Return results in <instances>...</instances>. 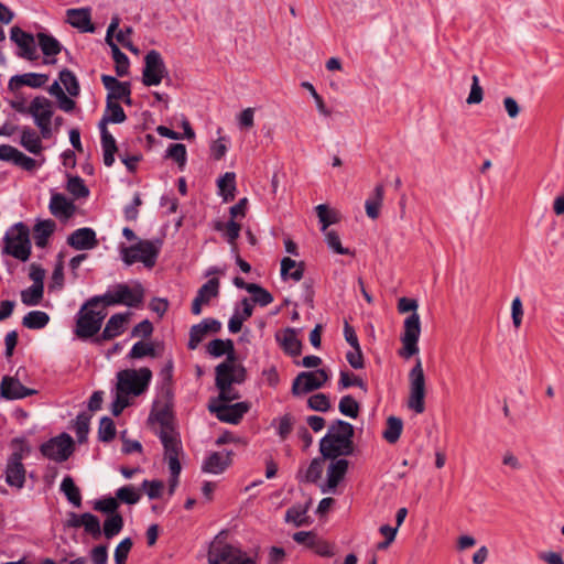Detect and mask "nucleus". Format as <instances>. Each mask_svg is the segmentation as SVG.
<instances>
[{
	"label": "nucleus",
	"instance_id": "56",
	"mask_svg": "<svg viewBox=\"0 0 564 564\" xmlns=\"http://www.w3.org/2000/svg\"><path fill=\"white\" fill-rule=\"evenodd\" d=\"M116 497L123 503L135 505L141 496L132 485H127L116 491Z\"/></svg>",
	"mask_w": 564,
	"mask_h": 564
},
{
	"label": "nucleus",
	"instance_id": "48",
	"mask_svg": "<svg viewBox=\"0 0 564 564\" xmlns=\"http://www.w3.org/2000/svg\"><path fill=\"white\" fill-rule=\"evenodd\" d=\"M116 425L111 417L102 416L98 427V440L104 443H109L116 437Z\"/></svg>",
	"mask_w": 564,
	"mask_h": 564
},
{
	"label": "nucleus",
	"instance_id": "22",
	"mask_svg": "<svg viewBox=\"0 0 564 564\" xmlns=\"http://www.w3.org/2000/svg\"><path fill=\"white\" fill-rule=\"evenodd\" d=\"M67 23L84 33H94L96 28L91 22V9L89 7L68 9L66 11Z\"/></svg>",
	"mask_w": 564,
	"mask_h": 564
},
{
	"label": "nucleus",
	"instance_id": "27",
	"mask_svg": "<svg viewBox=\"0 0 564 564\" xmlns=\"http://www.w3.org/2000/svg\"><path fill=\"white\" fill-rule=\"evenodd\" d=\"M48 80V75L37 73H25L22 75H14L9 80V88L17 90L21 86H29L32 88H40Z\"/></svg>",
	"mask_w": 564,
	"mask_h": 564
},
{
	"label": "nucleus",
	"instance_id": "35",
	"mask_svg": "<svg viewBox=\"0 0 564 564\" xmlns=\"http://www.w3.org/2000/svg\"><path fill=\"white\" fill-rule=\"evenodd\" d=\"M310 508V502L305 505H295L290 507L285 512V521L292 522L295 527H303L311 523L306 513Z\"/></svg>",
	"mask_w": 564,
	"mask_h": 564
},
{
	"label": "nucleus",
	"instance_id": "38",
	"mask_svg": "<svg viewBox=\"0 0 564 564\" xmlns=\"http://www.w3.org/2000/svg\"><path fill=\"white\" fill-rule=\"evenodd\" d=\"M61 491L74 507L79 508L82 506L80 490L70 476H65L62 480Z\"/></svg>",
	"mask_w": 564,
	"mask_h": 564
},
{
	"label": "nucleus",
	"instance_id": "2",
	"mask_svg": "<svg viewBox=\"0 0 564 564\" xmlns=\"http://www.w3.org/2000/svg\"><path fill=\"white\" fill-rule=\"evenodd\" d=\"M3 242V253L22 262L30 259L32 250L30 229L23 221L15 223L7 230Z\"/></svg>",
	"mask_w": 564,
	"mask_h": 564
},
{
	"label": "nucleus",
	"instance_id": "3",
	"mask_svg": "<svg viewBox=\"0 0 564 564\" xmlns=\"http://www.w3.org/2000/svg\"><path fill=\"white\" fill-rule=\"evenodd\" d=\"M117 390L123 394L141 395L148 390L152 379V371L148 367L124 369L117 373Z\"/></svg>",
	"mask_w": 564,
	"mask_h": 564
},
{
	"label": "nucleus",
	"instance_id": "46",
	"mask_svg": "<svg viewBox=\"0 0 564 564\" xmlns=\"http://www.w3.org/2000/svg\"><path fill=\"white\" fill-rule=\"evenodd\" d=\"M90 420L91 414L85 411L78 413V415L76 416L75 432L77 440L80 444L87 442L88 440Z\"/></svg>",
	"mask_w": 564,
	"mask_h": 564
},
{
	"label": "nucleus",
	"instance_id": "11",
	"mask_svg": "<svg viewBox=\"0 0 564 564\" xmlns=\"http://www.w3.org/2000/svg\"><path fill=\"white\" fill-rule=\"evenodd\" d=\"M329 379L325 369H317L315 371H302L292 383V394L302 395L315 390L321 389Z\"/></svg>",
	"mask_w": 564,
	"mask_h": 564
},
{
	"label": "nucleus",
	"instance_id": "44",
	"mask_svg": "<svg viewBox=\"0 0 564 564\" xmlns=\"http://www.w3.org/2000/svg\"><path fill=\"white\" fill-rule=\"evenodd\" d=\"M67 177L66 189L68 193H70L75 198H86L89 196V188L80 176L67 175Z\"/></svg>",
	"mask_w": 564,
	"mask_h": 564
},
{
	"label": "nucleus",
	"instance_id": "12",
	"mask_svg": "<svg viewBox=\"0 0 564 564\" xmlns=\"http://www.w3.org/2000/svg\"><path fill=\"white\" fill-rule=\"evenodd\" d=\"M159 438L163 445L164 457L167 460L169 468H173L175 471L182 470L180 455L183 453V446L178 433L175 430H161Z\"/></svg>",
	"mask_w": 564,
	"mask_h": 564
},
{
	"label": "nucleus",
	"instance_id": "40",
	"mask_svg": "<svg viewBox=\"0 0 564 564\" xmlns=\"http://www.w3.org/2000/svg\"><path fill=\"white\" fill-rule=\"evenodd\" d=\"M172 408H173L172 404H164L159 410H152L150 413V420L153 419L158 423H160L162 426L161 430L174 431L175 429L172 423V421H173Z\"/></svg>",
	"mask_w": 564,
	"mask_h": 564
},
{
	"label": "nucleus",
	"instance_id": "59",
	"mask_svg": "<svg viewBox=\"0 0 564 564\" xmlns=\"http://www.w3.org/2000/svg\"><path fill=\"white\" fill-rule=\"evenodd\" d=\"M133 546V541L131 538H124L120 541V543L115 549V563L116 564H127L128 555Z\"/></svg>",
	"mask_w": 564,
	"mask_h": 564
},
{
	"label": "nucleus",
	"instance_id": "54",
	"mask_svg": "<svg viewBox=\"0 0 564 564\" xmlns=\"http://www.w3.org/2000/svg\"><path fill=\"white\" fill-rule=\"evenodd\" d=\"M327 433H333V435L337 436L344 435L345 438L354 440L355 430L349 422L337 419L329 425Z\"/></svg>",
	"mask_w": 564,
	"mask_h": 564
},
{
	"label": "nucleus",
	"instance_id": "21",
	"mask_svg": "<svg viewBox=\"0 0 564 564\" xmlns=\"http://www.w3.org/2000/svg\"><path fill=\"white\" fill-rule=\"evenodd\" d=\"M75 250H91L98 246V239L93 228L83 227L74 230L66 240Z\"/></svg>",
	"mask_w": 564,
	"mask_h": 564
},
{
	"label": "nucleus",
	"instance_id": "62",
	"mask_svg": "<svg viewBox=\"0 0 564 564\" xmlns=\"http://www.w3.org/2000/svg\"><path fill=\"white\" fill-rule=\"evenodd\" d=\"M206 330L202 323L195 324L189 329V339L187 343V347L191 350H194L198 347L203 338L206 336Z\"/></svg>",
	"mask_w": 564,
	"mask_h": 564
},
{
	"label": "nucleus",
	"instance_id": "32",
	"mask_svg": "<svg viewBox=\"0 0 564 564\" xmlns=\"http://www.w3.org/2000/svg\"><path fill=\"white\" fill-rule=\"evenodd\" d=\"M305 271L304 262H296L290 257H284L281 260V276L283 280L292 279L293 281H301Z\"/></svg>",
	"mask_w": 564,
	"mask_h": 564
},
{
	"label": "nucleus",
	"instance_id": "18",
	"mask_svg": "<svg viewBox=\"0 0 564 564\" xmlns=\"http://www.w3.org/2000/svg\"><path fill=\"white\" fill-rule=\"evenodd\" d=\"M66 525L69 528L84 527L85 532L91 535L94 540H98L101 536L100 520L90 512L82 514L69 512Z\"/></svg>",
	"mask_w": 564,
	"mask_h": 564
},
{
	"label": "nucleus",
	"instance_id": "34",
	"mask_svg": "<svg viewBox=\"0 0 564 564\" xmlns=\"http://www.w3.org/2000/svg\"><path fill=\"white\" fill-rule=\"evenodd\" d=\"M219 195L225 203L235 199L236 192V174L234 172H226L218 181Z\"/></svg>",
	"mask_w": 564,
	"mask_h": 564
},
{
	"label": "nucleus",
	"instance_id": "55",
	"mask_svg": "<svg viewBox=\"0 0 564 564\" xmlns=\"http://www.w3.org/2000/svg\"><path fill=\"white\" fill-rule=\"evenodd\" d=\"M338 386L340 389H348L350 387H358L365 392L368 391L366 382L358 376L350 373L348 371H340V378L338 381Z\"/></svg>",
	"mask_w": 564,
	"mask_h": 564
},
{
	"label": "nucleus",
	"instance_id": "9",
	"mask_svg": "<svg viewBox=\"0 0 564 564\" xmlns=\"http://www.w3.org/2000/svg\"><path fill=\"white\" fill-rule=\"evenodd\" d=\"M167 75L165 63L160 52L151 50L144 56L142 83L144 86H158Z\"/></svg>",
	"mask_w": 564,
	"mask_h": 564
},
{
	"label": "nucleus",
	"instance_id": "60",
	"mask_svg": "<svg viewBox=\"0 0 564 564\" xmlns=\"http://www.w3.org/2000/svg\"><path fill=\"white\" fill-rule=\"evenodd\" d=\"M119 503L117 497H107L97 500L94 503V510L107 514V517L112 516L113 513H119L118 510Z\"/></svg>",
	"mask_w": 564,
	"mask_h": 564
},
{
	"label": "nucleus",
	"instance_id": "50",
	"mask_svg": "<svg viewBox=\"0 0 564 564\" xmlns=\"http://www.w3.org/2000/svg\"><path fill=\"white\" fill-rule=\"evenodd\" d=\"M338 410L345 416L357 419L360 412V405L352 395L347 394L340 399Z\"/></svg>",
	"mask_w": 564,
	"mask_h": 564
},
{
	"label": "nucleus",
	"instance_id": "16",
	"mask_svg": "<svg viewBox=\"0 0 564 564\" xmlns=\"http://www.w3.org/2000/svg\"><path fill=\"white\" fill-rule=\"evenodd\" d=\"M113 290L117 305L139 307L143 303L144 289L141 283H137L133 288L126 283H118Z\"/></svg>",
	"mask_w": 564,
	"mask_h": 564
},
{
	"label": "nucleus",
	"instance_id": "26",
	"mask_svg": "<svg viewBox=\"0 0 564 564\" xmlns=\"http://www.w3.org/2000/svg\"><path fill=\"white\" fill-rule=\"evenodd\" d=\"M349 462L345 458H336L332 460L327 468L326 486L322 488L323 492L334 490L344 479L348 470Z\"/></svg>",
	"mask_w": 564,
	"mask_h": 564
},
{
	"label": "nucleus",
	"instance_id": "45",
	"mask_svg": "<svg viewBox=\"0 0 564 564\" xmlns=\"http://www.w3.org/2000/svg\"><path fill=\"white\" fill-rule=\"evenodd\" d=\"M165 159H172L178 165L181 171L184 170L187 161L186 147L183 143H172L165 152Z\"/></svg>",
	"mask_w": 564,
	"mask_h": 564
},
{
	"label": "nucleus",
	"instance_id": "17",
	"mask_svg": "<svg viewBox=\"0 0 564 564\" xmlns=\"http://www.w3.org/2000/svg\"><path fill=\"white\" fill-rule=\"evenodd\" d=\"M37 391L28 388L11 376H4L0 382V398L4 400H20L36 394Z\"/></svg>",
	"mask_w": 564,
	"mask_h": 564
},
{
	"label": "nucleus",
	"instance_id": "30",
	"mask_svg": "<svg viewBox=\"0 0 564 564\" xmlns=\"http://www.w3.org/2000/svg\"><path fill=\"white\" fill-rule=\"evenodd\" d=\"M25 467L21 462H7L6 466V481L9 486L18 489L23 488L25 484Z\"/></svg>",
	"mask_w": 564,
	"mask_h": 564
},
{
	"label": "nucleus",
	"instance_id": "14",
	"mask_svg": "<svg viewBox=\"0 0 564 564\" xmlns=\"http://www.w3.org/2000/svg\"><path fill=\"white\" fill-rule=\"evenodd\" d=\"M228 531L221 530L209 543L207 562L208 564H221L227 562L237 551V546L227 542Z\"/></svg>",
	"mask_w": 564,
	"mask_h": 564
},
{
	"label": "nucleus",
	"instance_id": "47",
	"mask_svg": "<svg viewBox=\"0 0 564 564\" xmlns=\"http://www.w3.org/2000/svg\"><path fill=\"white\" fill-rule=\"evenodd\" d=\"M58 77L70 97H77L79 95L80 86L77 77L72 70L64 68L59 72Z\"/></svg>",
	"mask_w": 564,
	"mask_h": 564
},
{
	"label": "nucleus",
	"instance_id": "13",
	"mask_svg": "<svg viewBox=\"0 0 564 564\" xmlns=\"http://www.w3.org/2000/svg\"><path fill=\"white\" fill-rule=\"evenodd\" d=\"M91 304H88V300L80 306L76 314L75 321V335L83 340L95 338L99 335V327L91 314Z\"/></svg>",
	"mask_w": 564,
	"mask_h": 564
},
{
	"label": "nucleus",
	"instance_id": "39",
	"mask_svg": "<svg viewBox=\"0 0 564 564\" xmlns=\"http://www.w3.org/2000/svg\"><path fill=\"white\" fill-rule=\"evenodd\" d=\"M50 322V316L43 311H31L22 318V325L29 329H42Z\"/></svg>",
	"mask_w": 564,
	"mask_h": 564
},
{
	"label": "nucleus",
	"instance_id": "10",
	"mask_svg": "<svg viewBox=\"0 0 564 564\" xmlns=\"http://www.w3.org/2000/svg\"><path fill=\"white\" fill-rule=\"evenodd\" d=\"M207 409L210 413L215 414L220 422L239 424L243 415L250 410V404L245 401L234 404L209 401Z\"/></svg>",
	"mask_w": 564,
	"mask_h": 564
},
{
	"label": "nucleus",
	"instance_id": "58",
	"mask_svg": "<svg viewBox=\"0 0 564 564\" xmlns=\"http://www.w3.org/2000/svg\"><path fill=\"white\" fill-rule=\"evenodd\" d=\"M307 406L317 412H327L330 410L332 404L328 395L325 393H316L308 398Z\"/></svg>",
	"mask_w": 564,
	"mask_h": 564
},
{
	"label": "nucleus",
	"instance_id": "4",
	"mask_svg": "<svg viewBox=\"0 0 564 564\" xmlns=\"http://www.w3.org/2000/svg\"><path fill=\"white\" fill-rule=\"evenodd\" d=\"M75 451V442L73 437L63 432L57 436L51 437L48 441L40 445L41 454L56 463H63L67 460Z\"/></svg>",
	"mask_w": 564,
	"mask_h": 564
},
{
	"label": "nucleus",
	"instance_id": "63",
	"mask_svg": "<svg viewBox=\"0 0 564 564\" xmlns=\"http://www.w3.org/2000/svg\"><path fill=\"white\" fill-rule=\"evenodd\" d=\"M471 87L470 93L467 97L466 102L468 105H476L480 104L484 99V90L482 87L479 85V78L477 75H473L471 77Z\"/></svg>",
	"mask_w": 564,
	"mask_h": 564
},
{
	"label": "nucleus",
	"instance_id": "29",
	"mask_svg": "<svg viewBox=\"0 0 564 564\" xmlns=\"http://www.w3.org/2000/svg\"><path fill=\"white\" fill-rule=\"evenodd\" d=\"M56 224L53 219L39 220L33 227V238L35 246L45 248L48 243V238L54 234Z\"/></svg>",
	"mask_w": 564,
	"mask_h": 564
},
{
	"label": "nucleus",
	"instance_id": "57",
	"mask_svg": "<svg viewBox=\"0 0 564 564\" xmlns=\"http://www.w3.org/2000/svg\"><path fill=\"white\" fill-rule=\"evenodd\" d=\"M232 340L229 338H215L208 343L206 349L212 357L219 358L223 357L228 351V347L230 346Z\"/></svg>",
	"mask_w": 564,
	"mask_h": 564
},
{
	"label": "nucleus",
	"instance_id": "43",
	"mask_svg": "<svg viewBox=\"0 0 564 564\" xmlns=\"http://www.w3.org/2000/svg\"><path fill=\"white\" fill-rule=\"evenodd\" d=\"M10 446L13 451L9 456L8 460L11 462L23 463L25 456H28L31 453V446L29 445L28 441L24 437L12 438L10 442Z\"/></svg>",
	"mask_w": 564,
	"mask_h": 564
},
{
	"label": "nucleus",
	"instance_id": "8",
	"mask_svg": "<svg viewBox=\"0 0 564 564\" xmlns=\"http://www.w3.org/2000/svg\"><path fill=\"white\" fill-rule=\"evenodd\" d=\"M247 380V369L245 366L237 368L227 365H217L215 368V386L219 391L218 399H226V391L234 383L241 384Z\"/></svg>",
	"mask_w": 564,
	"mask_h": 564
},
{
	"label": "nucleus",
	"instance_id": "6",
	"mask_svg": "<svg viewBox=\"0 0 564 564\" xmlns=\"http://www.w3.org/2000/svg\"><path fill=\"white\" fill-rule=\"evenodd\" d=\"M53 113V102L44 96L35 97L29 106V115L34 118V122L44 139L52 137Z\"/></svg>",
	"mask_w": 564,
	"mask_h": 564
},
{
	"label": "nucleus",
	"instance_id": "42",
	"mask_svg": "<svg viewBox=\"0 0 564 564\" xmlns=\"http://www.w3.org/2000/svg\"><path fill=\"white\" fill-rule=\"evenodd\" d=\"M124 524L123 517L120 513H113L109 516L104 521L101 534L106 536V539H112L117 534L120 533Z\"/></svg>",
	"mask_w": 564,
	"mask_h": 564
},
{
	"label": "nucleus",
	"instance_id": "1",
	"mask_svg": "<svg viewBox=\"0 0 564 564\" xmlns=\"http://www.w3.org/2000/svg\"><path fill=\"white\" fill-rule=\"evenodd\" d=\"M416 308L417 302L414 299L401 297L398 302L400 313L412 312L404 321V330L401 336L402 348L399 350V355L405 359L419 352L417 341L421 335V322Z\"/></svg>",
	"mask_w": 564,
	"mask_h": 564
},
{
	"label": "nucleus",
	"instance_id": "20",
	"mask_svg": "<svg viewBox=\"0 0 564 564\" xmlns=\"http://www.w3.org/2000/svg\"><path fill=\"white\" fill-rule=\"evenodd\" d=\"M130 313H117L110 316L102 332L93 339V343L100 345L102 341L111 340L124 332V324Z\"/></svg>",
	"mask_w": 564,
	"mask_h": 564
},
{
	"label": "nucleus",
	"instance_id": "61",
	"mask_svg": "<svg viewBox=\"0 0 564 564\" xmlns=\"http://www.w3.org/2000/svg\"><path fill=\"white\" fill-rule=\"evenodd\" d=\"M326 242L327 246L337 254H355L348 248H344L341 246L339 235L335 230H329L326 232Z\"/></svg>",
	"mask_w": 564,
	"mask_h": 564
},
{
	"label": "nucleus",
	"instance_id": "52",
	"mask_svg": "<svg viewBox=\"0 0 564 564\" xmlns=\"http://www.w3.org/2000/svg\"><path fill=\"white\" fill-rule=\"evenodd\" d=\"M248 292L252 294L251 302L259 304L260 306H268L273 302L272 294L259 284H251L248 288Z\"/></svg>",
	"mask_w": 564,
	"mask_h": 564
},
{
	"label": "nucleus",
	"instance_id": "19",
	"mask_svg": "<svg viewBox=\"0 0 564 564\" xmlns=\"http://www.w3.org/2000/svg\"><path fill=\"white\" fill-rule=\"evenodd\" d=\"M10 39L13 41L21 52L19 56L28 61L37 59L36 46L34 36L31 33L24 32L19 26H13L10 31Z\"/></svg>",
	"mask_w": 564,
	"mask_h": 564
},
{
	"label": "nucleus",
	"instance_id": "5",
	"mask_svg": "<svg viewBox=\"0 0 564 564\" xmlns=\"http://www.w3.org/2000/svg\"><path fill=\"white\" fill-rule=\"evenodd\" d=\"M410 394L408 408L415 413L421 414L425 411V376L421 359H416L415 365L409 372Z\"/></svg>",
	"mask_w": 564,
	"mask_h": 564
},
{
	"label": "nucleus",
	"instance_id": "51",
	"mask_svg": "<svg viewBox=\"0 0 564 564\" xmlns=\"http://www.w3.org/2000/svg\"><path fill=\"white\" fill-rule=\"evenodd\" d=\"M219 294V280L217 278L209 279L204 283L197 291L196 296L205 301L208 304L213 297Z\"/></svg>",
	"mask_w": 564,
	"mask_h": 564
},
{
	"label": "nucleus",
	"instance_id": "49",
	"mask_svg": "<svg viewBox=\"0 0 564 564\" xmlns=\"http://www.w3.org/2000/svg\"><path fill=\"white\" fill-rule=\"evenodd\" d=\"M44 286L31 285L28 289L21 291V301L24 305L35 306L43 300Z\"/></svg>",
	"mask_w": 564,
	"mask_h": 564
},
{
	"label": "nucleus",
	"instance_id": "28",
	"mask_svg": "<svg viewBox=\"0 0 564 564\" xmlns=\"http://www.w3.org/2000/svg\"><path fill=\"white\" fill-rule=\"evenodd\" d=\"M276 340L280 343L281 348L286 355L291 357H297L301 355L303 345L297 338L296 330L294 328H285L282 337L276 335Z\"/></svg>",
	"mask_w": 564,
	"mask_h": 564
},
{
	"label": "nucleus",
	"instance_id": "41",
	"mask_svg": "<svg viewBox=\"0 0 564 564\" xmlns=\"http://www.w3.org/2000/svg\"><path fill=\"white\" fill-rule=\"evenodd\" d=\"M106 110L110 111V115H104L100 120L99 124H104V127H107L108 122L122 123L127 119L123 108L116 101H106Z\"/></svg>",
	"mask_w": 564,
	"mask_h": 564
},
{
	"label": "nucleus",
	"instance_id": "36",
	"mask_svg": "<svg viewBox=\"0 0 564 564\" xmlns=\"http://www.w3.org/2000/svg\"><path fill=\"white\" fill-rule=\"evenodd\" d=\"M36 37L39 46L45 56H56L61 53L62 44L53 35L40 32Z\"/></svg>",
	"mask_w": 564,
	"mask_h": 564
},
{
	"label": "nucleus",
	"instance_id": "15",
	"mask_svg": "<svg viewBox=\"0 0 564 564\" xmlns=\"http://www.w3.org/2000/svg\"><path fill=\"white\" fill-rule=\"evenodd\" d=\"M292 538L296 543L304 545L319 556L330 557L334 555L332 545L318 538L314 531H299Z\"/></svg>",
	"mask_w": 564,
	"mask_h": 564
},
{
	"label": "nucleus",
	"instance_id": "25",
	"mask_svg": "<svg viewBox=\"0 0 564 564\" xmlns=\"http://www.w3.org/2000/svg\"><path fill=\"white\" fill-rule=\"evenodd\" d=\"M232 451H227L226 454L220 452H213L203 462L202 470L208 474H221L231 465Z\"/></svg>",
	"mask_w": 564,
	"mask_h": 564
},
{
	"label": "nucleus",
	"instance_id": "53",
	"mask_svg": "<svg viewBox=\"0 0 564 564\" xmlns=\"http://www.w3.org/2000/svg\"><path fill=\"white\" fill-rule=\"evenodd\" d=\"M147 356L155 357V348L152 343H144L142 340L137 341L128 354L130 359H141Z\"/></svg>",
	"mask_w": 564,
	"mask_h": 564
},
{
	"label": "nucleus",
	"instance_id": "7",
	"mask_svg": "<svg viewBox=\"0 0 564 564\" xmlns=\"http://www.w3.org/2000/svg\"><path fill=\"white\" fill-rule=\"evenodd\" d=\"M355 452L354 440L345 438V436L333 435L327 433L319 441V453L323 459L334 460L340 456H350Z\"/></svg>",
	"mask_w": 564,
	"mask_h": 564
},
{
	"label": "nucleus",
	"instance_id": "24",
	"mask_svg": "<svg viewBox=\"0 0 564 564\" xmlns=\"http://www.w3.org/2000/svg\"><path fill=\"white\" fill-rule=\"evenodd\" d=\"M48 208L51 214L61 220H68L76 212L74 202L62 193L52 194Z\"/></svg>",
	"mask_w": 564,
	"mask_h": 564
},
{
	"label": "nucleus",
	"instance_id": "23",
	"mask_svg": "<svg viewBox=\"0 0 564 564\" xmlns=\"http://www.w3.org/2000/svg\"><path fill=\"white\" fill-rule=\"evenodd\" d=\"M135 251L139 253L140 262L147 268H153L156 263L158 257L161 251L162 241L156 240H139L133 245Z\"/></svg>",
	"mask_w": 564,
	"mask_h": 564
},
{
	"label": "nucleus",
	"instance_id": "31",
	"mask_svg": "<svg viewBox=\"0 0 564 564\" xmlns=\"http://www.w3.org/2000/svg\"><path fill=\"white\" fill-rule=\"evenodd\" d=\"M99 129L101 137L104 164L109 167L115 163V153L118 151V147L115 138L108 131L107 127H104V124H99Z\"/></svg>",
	"mask_w": 564,
	"mask_h": 564
},
{
	"label": "nucleus",
	"instance_id": "64",
	"mask_svg": "<svg viewBox=\"0 0 564 564\" xmlns=\"http://www.w3.org/2000/svg\"><path fill=\"white\" fill-rule=\"evenodd\" d=\"M294 417L291 413H285L279 419L278 435L282 441L286 440L292 432Z\"/></svg>",
	"mask_w": 564,
	"mask_h": 564
},
{
	"label": "nucleus",
	"instance_id": "37",
	"mask_svg": "<svg viewBox=\"0 0 564 564\" xmlns=\"http://www.w3.org/2000/svg\"><path fill=\"white\" fill-rule=\"evenodd\" d=\"M403 422L400 417L391 415L387 419L386 430L382 433V437L389 444H395L402 434Z\"/></svg>",
	"mask_w": 564,
	"mask_h": 564
},
{
	"label": "nucleus",
	"instance_id": "33",
	"mask_svg": "<svg viewBox=\"0 0 564 564\" xmlns=\"http://www.w3.org/2000/svg\"><path fill=\"white\" fill-rule=\"evenodd\" d=\"M20 144L32 154H40L43 150L40 135L29 127L22 128Z\"/></svg>",
	"mask_w": 564,
	"mask_h": 564
}]
</instances>
